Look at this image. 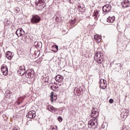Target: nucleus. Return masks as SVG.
I'll use <instances>...</instances> for the list:
<instances>
[{
	"label": "nucleus",
	"instance_id": "obj_19",
	"mask_svg": "<svg viewBox=\"0 0 130 130\" xmlns=\"http://www.w3.org/2000/svg\"><path fill=\"white\" fill-rule=\"evenodd\" d=\"M93 16L94 19H98V16H99V12H98V11H94Z\"/></svg>",
	"mask_w": 130,
	"mask_h": 130
},
{
	"label": "nucleus",
	"instance_id": "obj_3",
	"mask_svg": "<svg viewBox=\"0 0 130 130\" xmlns=\"http://www.w3.org/2000/svg\"><path fill=\"white\" fill-rule=\"evenodd\" d=\"M34 74H35L34 70L32 69L28 70L25 73V77L27 79H32V78H34Z\"/></svg>",
	"mask_w": 130,
	"mask_h": 130
},
{
	"label": "nucleus",
	"instance_id": "obj_20",
	"mask_svg": "<svg viewBox=\"0 0 130 130\" xmlns=\"http://www.w3.org/2000/svg\"><path fill=\"white\" fill-rule=\"evenodd\" d=\"M11 95H12V92H11V90H7L5 93V96L9 98L11 97Z\"/></svg>",
	"mask_w": 130,
	"mask_h": 130
},
{
	"label": "nucleus",
	"instance_id": "obj_30",
	"mask_svg": "<svg viewBox=\"0 0 130 130\" xmlns=\"http://www.w3.org/2000/svg\"><path fill=\"white\" fill-rule=\"evenodd\" d=\"M52 130H57V126H55L53 127Z\"/></svg>",
	"mask_w": 130,
	"mask_h": 130
},
{
	"label": "nucleus",
	"instance_id": "obj_4",
	"mask_svg": "<svg viewBox=\"0 0 130 130\" xmlns=\"http://www.w3.org/2000/svg\"><path fill=\"white\" fill-rule=\"evenodd\" d=\"M99 116V113L98 112V109L96 108H93L91 110V113L90 116L91 117H93L92 118H95V119H97V117Z\"/></svg>",
	"mask_w": 130,
	"mask_h": 130
},
{
	"label": "nucleus",
	"instance_id": "obj_2",
	"mask_svg": "<svg viewBox=\"0 0 130 130\" xmlns=\"http://www.w3.org/2000/svg\"><path fill=\"white\" fill-rule=\"evenodd\" d=\"M88 125L89 128H96V127H97V125H98V123H97V119H91L89 121Z\"/></svg>",
	"mask_w": 130,
	"mask_h": 130
},
{
	"label": "nucleus",
	"instance_id": "obj_22",
	"mask_svg": "<svg viewBox=\"0 0 130 130\" xmlns=\"http://www.w3.org/2000/svg\"><path fill=\"white\" fill-rule=\"evenodd\" d=\"M128 113V110L125 109L123 111V112L121 113V115H123V116H127V114Z\"/></svg>",
	"mask_w": 130,
	"mask_h": 130
},
{
	"label": "nucleus",
	"instance_id": "obj_1",
	"mask_svg": "<svg viewBox=\"0 0 130 130\" xmlns=\"http://www.w3.org/2000/svg\"><path fill=\"white\" fill-rule=\"evenodd\" d=\"M94 58L99 64H101L103 61V54L101 52H97L94 55Z\"/></svg>",
	"mask_w": 130,
	"mask_h": 130
},
{
	"label": "nucleus",
	"instance_id": "obj_9",
	"mask_svg": "<svg viewBox=\"0 0 130 130\" xmlns=\"http://www.w3.org/2000/svg\"><path fill=\"white\" fill-rule=\"evenodd\" d=\"M100 86L101 88H103V89H106V80H105L103 79H100Z\"/></svg>",
	"mask_w": 130,
	"mask_h": 130
},
{
	"label": "nucleus",
	"instance_id": "obj_8",
	"mask_svg": "<svg viewBox=\"0 0 130 130\" xmlns=\"http://www.w3.org/2000/svg\"><path fill=\"white\" fill-rule=\"evenodd\" d=\"M25 70V68L24 66L20 67L17 71L18 75H20V76H23V75L26 73V71Z\"/></svg>",
	"mask_w": 130,
	"mask_h": 130
},
{
	"label": "nucleus",
	"instance_id": "obj_29",
	"mask_svg": "<svg viewBox=\"0 0 130 130\" xmlns=\"http://www.w3.org/2000/svg\"><path fill=\"white\" fill-rule=\"evenodd\" d=\"M109 103H111V104H112V103H113V99H110Z\"/></svg>",
	"mask_w": 130,
	"mask_h": 130
},
{
	"label": "nucleus",
	"instance_id": "obj_34",
	"mask_svg": "<svg viewBox=\"0 0 130 130\" xmlns=\"http://www.w3.org/2000/svg\"><path fill=\"white\" fill-rule=\"evenodd\" d=\"M48 81H49V79H48V78H47V80L46 81V82H48Z\"/></svg>",
	"mask_w": 130,
	"mask_h": 130
},
{
	"label": "nucleus",
	"instance_id": "obj_23",
	"mask_svg": "<svg viewBox=\"0 0 130 130\" xmlns=\"http://www.w3.org/2000/svg\"><path fill=\"white\" fill-rule=\"evenodd\" d=\"M53 92H51V101L52 102H53V100H56V99H57V98H56V96H54L55 98L53 97Z\"/></svg>",
	"mask_w": 130,
	"mask_h": 130
},
{
	"label": "nucleus",
	"instance_id": "obj_16",
	"mask_svg": "<svg viewBox=\"0 0 130 130\" xmlns=\"http://www.w3.org/2000/svg\"><path fill=\"white\" fill-rule=\"evenodd\" d=\"M48 110H49V111H51L52 112H55V111H57V109H56L55 108H54L51 106H48Z\"/></svg>",
	"mask_w": 130,
	"mask_h": 130
},
{
	"label": "nucleus",
	"instance_id": "obj_7",
	"mask_svg": "<svg viewBox=\"0 0 130 130\" xmlns=\"http://www.w3.org/2000/svg\"><path fill=\"white\" fill-rule=\"evenodd\" d=\"M15 34L18 37H21V36L25 35V31L22 28H19L16 30Z\"/></svg>",
	"mask_w": 130,
	"mask_h": 130
},
{
	"label": "nucleus",
	"instance_id": "obj_18",
	"mask_svg": "<svg viewBox=\"0 0 130 130\" xmlns=\"http://www.w3.org/2000/svg\"><path fill=\"white\" fill-rule=\"evenodd\" d=\"M37 8L38 9V10H41L42 9H44V8H45V6L39 3H38Z\"/></svg>",
	"mask_w": 130,
	"mask_h": 130
},
{
	"label": "nucleus",
	"instance_id": "obj_5",
	"mask_svg": "<svg viewBox=\"0 0 130 130\" xmlns=\"http://www.w3.org/2000/svg\"><path fill=\"white\" fill-rule=\"evenodd\" d=\"M40 20L41 18L38 15H34L31 19V22L32 24H36V23H38L40 22Z\"/></svg>",
	"mask_w": 130,
	"mask_h": 130
},
{
	"label": "nucleus",
	"instance_id": "obj_11",
	"mask_svg": "<svg viewBox=\"0 0 130 130\" xmlns=\"http://www.w3.org/2000/svg\"><path fill=\"white\" fill-rule=\"evenodd\" d=\"M35 112L34 111H30L28 112L26 115V117H27V118H33L34 117H35Z\"/></svg>",
	"mask_w": 130,
	"mask_h": 130
},
{
	"label": "nucleus",
	"instance_id": "obj_33",
	"mask_svg": "<svg viewBox=\"0 0 130 130\" xmlns=\"http://www.w3.org/2000/svg\"><path fill=\"white\" fill-rule=\"evenodd\" d=\"M26 37H27V36L25 37V39H24L25 41H27V39H26Z\"/></svg>",
	"mask_w": 130,
	"mask_h": 130
},
{
	"label": "nucleus",
	"instance_id": "obj_21",
	"mask_svg": "<svg viewBox=\"0 0 130 130\" xmlns=\"http://www.w3.org/2000/svg\"><path fill=\"white\" fill-rule=\"evenodd\" d=\"M50 89L51 90H53V91H55L58 89V86H57L56 85H53L52 86H51Z\"/></svg>",
	"mask_w": 130,
	"mask_h": 130
},
{
	"label": "nucleus",
	"instance_id": "obj_6",
	"mask_svg": "<svg viewBox=\"0 0 130 130\" xmlns=\"http://www.w3.org/2000/svg\"><path fill=\"white\" fill-rule=\"evenodd\" d=\"M1 71L4 76H8L9 70H8V67L6 66V64H3L1 66Z\"/></svg>",
	"mask_w": 130,
	"mask_h": 130
},
{
	"label": "nucleus",
	"instance_id": "obj_10",
	"mask_svg": "<svg viewBox=\"0 0 130 130\" xmlns=\"http://www.w3.org/2000/svg\"><path fill=\"white\" fill-rule=\"evenodd\" d=\"M121 4L123 8H129L130 7V3L128 0H123Z\"/></svg>",
	"mask_w": 130,
	"mask_h": 130
},
{
	"label": "nucleus",
	"instance_id": "obj_24",
	"mask_svg": "<svg viewBox=\"0 0 130 130\" xmlns=\"http://www.w3.org/2000/svg\"><path fill=\"white\" fill-rule=\"evenodd\" d=\"M38 3L39 4H41L43 6H46V4L45 3V2H44V0H39Z\"/></svg>",
	"mask_w": 130,
	"mask_h": 130
},
{
	"label": "nucleus",
	"instance_id": "obj_17",
	"mask_svg": "<svg viewBox=\"0 0 130 130\" xmlns=\"http://www.w3.org/2000/svg\"><path fill=\"white\" fill-rule=\"evenodd\" d=\"M114 20H115V17H114V16H112V17L109 16L107 18V21L109 23H113V22H114Z\"/></svg>",
	"mask_w": 130,
	"mask_h": 130
},
{
	"label": "nucleus",
	"instance_id": "obj_15",
	"mask_svg": "<svg viewBox=\"0 0 130 130\" xmlns=\"http://www.w3.org/2000/svg\"><path fill=\"white\" fill-rule=\"evenodd\" d=\"M6 57L8 59H12V57L14 56L11 51H8L6 53Z\"/></svg>",
	"mask_w": 130,
	"mask_h": 130
},
{
	"label": "nucleus",
	"instance_id": "obj_26",
	"mask_svg": "<svg viewBox=\"0 0 130 130\" xmlns=\"http://www.w3.org/2000/svg\"><path fill=\"white\" fill-rule=\"evenodd\" d=\"M9 130H18V128L11 127V128H9Z\"/></svg>",
	"mask_w": 130,
	"mask_h": 130
},
{
	"label": "nucleus",
	"instance_id": "obj_25",
	"mask_svg": "<svg viewBox=\"0 0 130 130\" xmlns=\"http://www.w3.org/2000/svg\"><path fill=\"white\" fill-rule=\"evenodd\" d=\"M75 23H76V21H75V20H72L70 22V24L72 26H74V25H75Z\"/></svg>",
	"mask_w": 130,
	"mask_h": 130
},
{
	"label": "nucleus",
	"instance_id": "obj_32",
	"mask_svg": "<svg viewBox=\"0 0 130 130\" xmlns=\"http://www.w3.org/2000/svg\"><path fill=\"white\" fill-rule=\"evenodd\" d=\"M73 21H75V22H76V21H77V18H74V20Z\"/></svg>",
	"mask_w": 130,
	"mask_h": 130
},
{
	"label": "nucleus",
	"instance_id": "obj_13",
	"mask_svg": "<svg viewBox=\"0 0 130 130\" xmlns=\"http://www.w3.org/2000/svg\"><path fill=\"white\" fill-rule=\"evenodd\" d=\"M55 79L56 82H58V83H61V82L63 81V77L58 75L55 77Z\"/></svg>",
	"mask_w": 130,
	"mask_h": 130
},
{
	"label": "nucleus",
	"instance_id": "obj_12",
	"mask_svg": "<svg viewBox=\"0 0 130 130\" xmlns=\"http://www.w3.org/2000/svg\"><path fill=\"white\" fill-rule=\"evenodd\" d=\"M103 10L105 13L106 12H110V11H111V6L109 5H105L103 7Z\"/></svg>",
	"mask_w": 130,
	"mask_h": 130
},
{
	"label": "nucleus",
	"instance_id": "obj_27",
	"mask_svg": "<svg viewBox=\"0 0 130 130\" xmlns=\"http://www.w3.org/2000/svg\"><path fill=\"white\" fill-rule=\"evenodd\" d=\"M58 121H59L60 122H61V121H62V118L61 117H60V116H59V117H58Z\"/></svg>",
	"mask_w": 130,
	"mask_h": 130
},
{
	"label": "nucleus",
	"instance_id": "obj_35",
	"mask_svg": "<svg viewBox=\"0 0 130 130\" xmlns=\"http://www.w3.org/2000/svg\"><path fill=\"white\" fill-rule=\"evenodd\" d=\"M103 86H104V87H105V85H104V84H103Z\"/></svg>",
	"mask_w": 130,
	"mask_h": 130
},
{
	"label": "nucleus",
	"instance_id": "obj_28",
	"mask_svg": "<svg viewBox=\"0 0 130 130\" xmlns=\"http://www.w3.org/2000/svg\"><path fill=\"white\" fill-rule=\"evenodd\" d=\"M53 47H54L55 48H56V51H57L58 50V46L53 45Z\"/></svg>",
	"mask_w": 130,
	"mask_h": 130
},
{
	"label": "nucleus",
	"instance_id": "obj_31",
	"mask_svg": "<svg viewBox=\"0 0 130 130\" xmlns=\"http://www.w3.org/2000/svg\"><path fill=\"white\" fill-rule=\"evenodd\" d=\"M15 11H17L16 13H18V12H19V11H20V10L19 9V8H16V9H15Z\"/></svg>",
	"mask_w": 130,
	"mask_h": 130
},
{
	"label": "nucleus",
	"instance_id": "obj_14",
	"mask_svg": "<svg viewBox=\"0 0 130 130\" xmlns=\"http://www.w3.org/2000/svg\"><path fill=\"white\" fill-rule=\"evenodd\" d=\"M94 39L98 43H100L101 42V36H99V35H95L94 36Z\"/></svg>",
	"mask_w": 130,
	"mask_h": 130
}]
</instances>
